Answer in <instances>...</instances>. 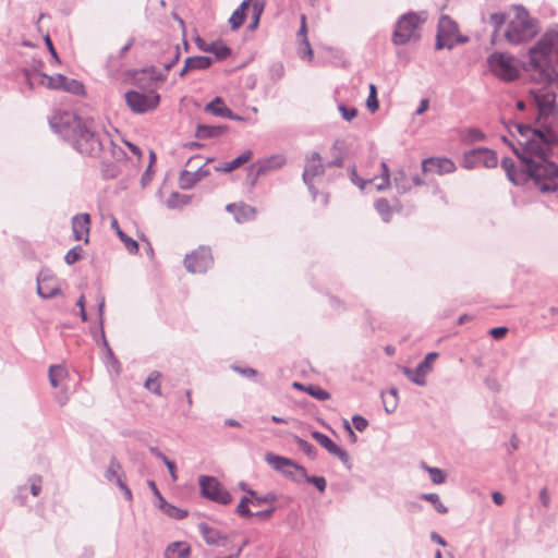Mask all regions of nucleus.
<instances>
[{
    "instance_id": "774afa93",
    "label": "nucleus",
    "mask_w": 558,
    "mask_h": 558,
    "mask_svg": "<svg viewBox=\"0 0 558 558\" xmlns=\"http://www.w3.org/2000/svg\"><path fill=\"white\" fill-rule=\"evenodd\" d=\"M428 106H429V100L427 98H423L421 101H420V105L415 111V113L417 116H421L423 114L427 109H428Z\"/></svg>"
},
{
    "instance_id": "49530a36",
    "label": "nucleus",
    "mask_w": 558,
    "mask_h": 558,
    "mask_svg": "<svg viewBox=\"0 0 558 558\" xmlns=\"http://www.w3.org/2000/svg\"><path fill=\"white\" fill-rule=\"evenodd\" d=\"M248 504H251V500L247 496H243L236 506V513L242 518H252L253 512L248 508Z\"/></svg>"
},
{
    "instance_id": "09e8293b",
    "label": "nucleus",
    "mask_w": 558,
    "mask_h": 558,
    "mask_svg": "<svg viewBox=\"0 0 558 558\" xmlns=\"http://www.w3.org/2000/svg\"><path fill=\"white\" fill-rule=\"evenodd\" d=\"M246 13L235 9L229 19L230 27L232 31L240 28L245 21Z\"/></svg>"
},
{
    "instance_id": "864d4df0",
    "label": "nucleus",
    "mask_w": 558,
    "mask_h": 558,
    "mask_svg": "<svg viewBox=\"0 0 558 558\" xmlns=\"http://www.w3.org/2000/svg\"><path fill=\"white\" fill-rule=\"evenodd\" d=\"M231 368L239 375L250 379H253L258 375V372L255 368L248 366L232 365Z\"/></svg>"
},
{
    "instance_id": "a19ab883",
    "label": "nucleus",
    "mask_w": 558,
    "mask_h": 558,
    "mask_svg": "<svg viewBox=\"0 0 558 558\" xmlns=\"http://www.w3.org/2000/svg\"><path fill=\"white\" fill-rule=\"evenodd\" d=\"M293 439H294V442L298 445L299 449L302 450L310 459H312V460L316 459L317 449L312 444L302 439L299 436H294Z\"/></svg>"
},
{
    "instance_id": "a18cd8bd",
    "label": "nucleus",
    "mask_w": 558,
    "mask_h": 558,
    "mask_svg": "<svg viewBox=\"0 0 558 558\" xmlns=\"http://www.w3.org/2000/svg\"><path fill=\"white\" fill-rule=\"evenodd\" d=\"M366 107L371 112H375L379 108L377 100V88L374 84H369V94L366 99Z\"/></svg>"
},
{
    "instance_id": "423d86ee",
    "label": "nucleus",
    "mask_w": 558,
    "mask_h": 558,
    "mask_svg": "<svg viewBox=\"0 0 558 558\" xmlns=\"http://www.w3.org/2000/svg\"><path fill=\"white\" fill-rule=\"evenodd\" d=\"M265 460L274 470L282 473L286 477L294 482L299 483L302 481V476H306L305 468L298 464L292 459L274 453H267L265 456Z\"/></svg>"
},
{
    "instance_id": "4468645a",
    "label": "nucleus",
    "mask_w": 558,
    "mask_h": 558,
    "mask_svg": "<svg viewBox=\"0 0 558 558\" xmlns=\"http://www.w3.org/2000/svg\"><path fill=\"white\" fill-rule=\"evenodd\" d=\"M380 168H381V175L379 178L378 183H376L377 178L367 179V180L360 178L359 174L356 173L355 169L351 170V173H350L351 181L356 186H359L360 190H362V191H364L367 185H374L377 191H383V190L387 189L390 184V171L385 161H383L380 163Z\"/></svg>"
},
{
    "instance_id": "9d476101",
    "label": "nucleus",
    "mask_w": 558,
    "mask_h": 558,
    "mask_svg": "<svg viewBox=\"0 0 558 558\" xmlns=\"http://www.w3.org/2000/svg\"><path fill=\"white\" fill-rule=\"evenodd\" d=\"M498 163V157L492 149L478 147L471 149L463 155L462 166L465 169H473L478 166L494 168Z\"/></svg>"
},
{
    "instance_id": "39448f33",
    "label": "nucleus",
    "mask_w": 558,
    "mask_h": 558,
    "mask_svg": "<svg viewBox=\"0 0 558 558\" xmlns=\"http://www.w3.org/2000/svg\"><path fill=\"white\" fill-rule=\"evenodd\" d=\"M489 71L502 82L515 81L520 75V70L513 56L506 52H494L487 58Z\"/></svg>"
},
{
    "instance_id": "c85d7f7f",
    "label": "nucleus",
    "mask_w": 558,
    "mask_h": 558,
    "mask_svg": "<svg viewBox=\"0 0 558 558\" xmlns=\"http://www.w3.org/2000/svg\"><path fill=\"white\" fill-rule=\"evenodd\" d=\"M265 10V1L255 0L251 8V23L248 25L250 31H255L260 22V16Z\"/></svg>"
},
{
    "instance_id": "4be33fe9",
    "label": "nucleus",
    "mask_w": 558,
    "mask_h": 558,
    "mask_svg": "<svg viewBox=\"0 0 558 558\" xmlns=\"http://www.w3.org/2000/svg\"><path fill=\"white\" fill-rule=\"evenodd\" d=\"M197 45L202 51L214 53L218 60H225L231 54V49L222 43L205 44L198 39Z\"/></svg>"
},
{
    "instance_id": "6e6552de",
    "label": "nucleus",
    "mask_w": 558,
    "mask_h": 558,
    "mask_svg": "<svg viewBox=\"0 0 558 558\" xmlns=\"http://www.w3.org/2000/svg\"><path fill=\"white\" fill-rule=\"evenodd\" d=\"M201 494L205 498L221 505L232 501L231 494L214 476L202 475L198 480Z\"/></svg>"
},
{
    "instance_id": "0e129e2a",
    "label": "nucleus",
    "mask_w": 558,
    "mask_h": 558,
    "mask_svg": "<svg viewBox=\"0 0 558 558\" xmlns=\"http://www.w3.org/2000/svg\"><path fill=\"white\" fill-rule=\"evenodd\" d=\"M507 332H508L507 327H502V326L495 327L489 330L490 336L494 337L495 339H501L502 337L506 336Z\"/></svg>"
},
{
    "instance_id": "393cba45",
    "label": "nucleus",
    "mask_w": 558,
    "mask_h": 558,
    "mask_svg": "<svg viewBox=\"0 0 558 558\" xmlns=\"http://www.w3.org/2000/svg\"><path fill=\"white\" fill-rule=\"evenodd\" d=\"M111 228L116 231L117 235L124 243L125 248L131 254H136L138 252V243L132 238L128 236L119 226L118 219L111 217Z\"/></svg>"
},
{
    "instance_id": "69168bd1",
    "label": "nucleus",
    "mask_w": 558,
    "mask_h": 558,
    "mask_svg": "<svg viewBox=\"0 0 558 558\" xmlns=\"http://www.w3.org/2000/svg\"><path fill=\"white\" fill-rule=\"evenodd\" d=\"M118 486H119V488L121 489V492L123 493L124 497H125L128 500H132V492H131V489L126 486V484L122 481V478H118Z\"/></svg>"
},
{
    "instance_id": "de8ad7c7",
    "label": "nucleus",
    "mask_w": 558,
    "mask_h": 558,
    "mask_svg": "<svg viewBox=\"0 0 558 558\" xmlns=\"http://www.w3.org/2000/svg\"><path fill=\"white\" fill-rule=\"evenodd\" d=\"M302 480L314 485L320 493L325 492L326 489L327 482L323 476L308 475L306 473V476H302Z\"/></svg>"
},
{
    "instance_id": "e2e57ef3",
    "label": "nucleus",
    "mask_w": 558,
    "mask_h": 558,
    "mask_svg": "<svg viewBox=\"0 0 558 558\" xmlns=\"http://www.w3.org/2000/svg\"><path fill=\"white\" fill-rule=\"evenodd\" d=\"M31 493L33 496H38L41 490V478L40 477H34L31 480Z\"/></svg>"
},
{
    "instance_id": "4c0bfd02",
    "label": "nucleus",
    "mask_w": 558,
    "mask_h": 558,
    "mask_svg": "<svg viewBox=\"0 0 558 558\" xmlns=\"http://www.w3.org/2000/svg\"><path fill=\"white\" fill-rule=\"evenodd\" d=\"M120 471H121L120 462L116 458H111L108 469L105 472V477L108 481L114 482L118 485V478H121Z\"/></svg>"
},
{
    "instance_id": "58836bf2",
    "label": "nucleus",
    "mask_w": 558,
    "mask_h": 558,
    "mask_svg": "<svg viewBox=\"0 0 558 558\" xmlns=\"http://www.w3.org/2000/svg\"><path fill=\"white\" fill-rule=\"evenodd\" d=\"M420 498L423 500L429 501L434 506L435 510L438 513L445 514L448 512V508L441 502V500L437 494H435V493L421 494Z\"/></svg>"
},
{
    "instance_id": "a878e982",
    "label": "nucleus",
    "mask_w": 558,
    "mask_h": 558,
    "mask_svg": "<svg viewBox=\"0 0 558 558\" xmlns=\"http://www.w3.org/2000/svg\"><path fill=\"white\" fill-rule=\"evenodd\" d=\"M205 111L221 118L230 116V109L225 105L220 97H216L214 100L208 102L205 106Z\"/></svg>"
},
{
    "instance_id": "052dcab7",
    "label": "nucleus",
    "mask_w": 558,
    "mask_h": 558,
    "mask_svg": "<svg viewBox=\"0 0 558 558\" xmlns=\"http://www.w3.org/2000/svg\"><path fill=\"white\" fill-rule=\"evenodd\" d=\"M468 137L472 142H477L485 140V134L480 129L472 128L468 130Z\"/></svg>"
},
{
    "instance_id": "f704fd0d",
    "label": "nucleus",
    "mask_w": 558,
    "mask_h": 558,
    "mask_svg": "<svg viewBox=\"0 0 558 558\" xmlns=\"http://www.w3.org/2000/svg\"><path fill=\"white\" fill-rule=\"evenodd\" d=\"M161 377V374L158 371H153L147 379L145 380L144 387L151 391L153 393L160 396L161 389L159 384V378Z\"/></svg>"
},
{
    "instance_id": "412c9836",
    "label": "nucleus",
    "mask_w": 558,
    "mask_h": 558,
    "mask_svg": "<svg viewBox=\"0 0 558 558\" xmlns=\"http://www.w3.org/2000/svg\"><path fill=\"white\" fill-rule=\"evenodd\" d=\"M161 56L159 57V63L166 71H169L180 59V46L178 44L166 43L161 46Z\"/></svg>"
},
{
    "instance_id": "6ab92c4d",
    "label": "nucleus",
    "mask_w": 558,
    "mask_h": 558,
    "mask_svg": "<svg viewBox=\"0 0 558 558\" xmlns=\"http://www.w3.org/2000/svg\"><path fill=\"white\" fill-rule=\"evenodd\" d=\"M198 530L208 545L215 546H229V538L226 534H222L219 530L209 526L207 523H199Z\"/></svg>"
},
{
    "instance_id": "ddd939ff",
    "label": "nucleus",
    "mask_w": 558,
    "mask_h": 558,
    "mask_svg": "<svg viewBox=\"0 0 558 558\" xmlns=\"http://www.w3.org/2000/svg\"><path fill=\"white\" fill-rule=\"evenodd\" d=\"M438 357L437 352H429L425 355V357L417 364V366L412 369L410 367H403L402 373L408 377L409 380L414 383L417 386L426 385V376L433 369V363Z\"/></svg>"
},
{
    "instance_id": "2f4dec72",
    "label": "nucleus",
    "mask_w": 558,
    "mask_h": 558,
    "mask_svg": "<svg viewBox=\"0 0 558 558\" xmlns=\"http://www.w3.org/2000/svg\"><path fill=\"white\" fill-rule=\"evenodd\" d=\"M381 397L385 411L387 413L395 412L398 405V390L396 388H391L387 395L383 393Z\"/></svg>"
},
{
    "instance_id": "2eb2a0df",
    "label": "nucleus",
    "mask_w": 558,
    "mask_h": 558,
    "mask_svg": "<svg viewBox=\"0 0 558 558\" xmlns=\"http://www.w3.org/2000/svg\"><path fill=\"white\" fill-rule=\"evenodd\" d=\"M456 169L454 162L447 157H429L422 161L423 174L436 173L445 175L454 172Z\"/></svg>"
},
{
    "instance_id": "7c9ffc66",
    "label": "nucleus",
    "mask_w": 558,
    "mask_h": 558,
    "mask_svg": "<svg viewBox=\"0 0 558 558\" xmlns=\"http://www.w3.org/2000/svg\"><path fill=\"white\" fill-rule=\"evenodd\" d=\"M300 20H301V25H300V29L298 32L299 41L301 43V45H304V47L306 48V54L308 57H313V50L311 48V45H310V41L307 38L306 15L301 14Z\"/></svg>"
},
{
    "instance_id": "bf43d9fd",
    "label": "nucleus",
    "mask_w": 558,
    "mask_h": 558,
    "mask_svg": "<svg viewBox=\"0 0 558 558\" xmlns=\"http://www.w3.org/2000/svg\"><path fill=\"white\" fill-rule=\"evenodd\" d=\"M352 422H353V425H354V428L359 432H363L367 428L368 426V422L365 417H363L362 415H359V414H355L353 417H352Z\"/></svg>"
},
{
    "instance_id": "b1692460",
    "label": "nucleus",
    "mask_w": 558,
    "mask_h": 558,
    "mask_svg": "<svg viewBox=\"0 0 558 558\" xmlns=\"http://www.w3.org/2000/svg\"><path fill=\"white\" fill-rule=\"evenodd\" d=\"M191 554V547L186 542H174L167 546L165 558H187Z\"/></svg>"
},
{
    "instance_id": "72a5a7b5",
    "label": "nucleus",
    "mask_w": 558,
    "mask_h": 558,
    "mask_svg": "<svg viewBox=\"0 0 558 558\" xmlns=\"http://www.w3.org/2000/svg\"><path fill=\"white\" fill-rule=\"evenodd\" d=\"M66 376V371L61 365H51L49 367L48 377L52 387L57 388L60 380Z\"/></svg>"
},
{
    "instance_id": "7ed1b4c3",
    "label": "nucleus",
    "mask_w": 558,
    "mask_h": 558,
    "mask_svg": "<svg viewBox=\"0 0 558 558\" xmlns=\"http://www.w3.org/2000/svg\"><path fill=\"white\" fill-rule=\"evenodd\" d=\"M538 32L536 22L532 20L524 8H517L515 16L505 31V38L512 45H519L532 39Z\"/></svg>"
},
{
    "instance_id": "f257e3e1",
    "label": "nucleus",
    "mask_w": 558,
    "mask_h": 558,
    "mask_svg": "<svg viewBox=\"0 0 558 558\" xmlns=\"http://www.w3.org/2000/svg\"><path fill=\"white\" fill-rule=\"evenodd\" d=\"M553 56L558 63V25L547 29L529 49V61L524 69L539 86L530 89L527 101L537 114L533 123H513L519 137L517 145L511 144L526 173V183L531 181L542 194L558 193V165L548 159L558 146L555 130L558 120V73L553 65Z\"/></svg>"
},
{
    "instance_id": "f8f14e48",
    "label": "nucleus",
    "mask_w": 558,
    "mask_h": 558,
    "mask_svg": "<svg viewBox=\"0 0 558 558\" xmlns=\"http://www.w3.org/2000/svg\"><path fill=\"white\" fill-rule=\"evenodd\" d=\"M325 172V166L322 161V156L317 151H312L310 155L306 156L305 159V167L302 174L303 181L308 187V191L313 195V198L315 199L318 192L313 185L314 178L318 175H323Z\"/></svg>"
},
{
    "instance_id": "1a4fd4ad",
    "label": "nucleus",
    "mask_w": 558,
    "mask_h": 558,
    "mask_svg": "<svg viewBox=\"0 0 558 558\" xmlns=\"http://www.w3.org/2000/svg\"><path fill=\"white\" fill-rule=\"evenodd\" d=\"M458 33V24L450 16L441 15L437 25L435 48L437 50L453 49L456 46L454 37Z\"/></svg>"
},
{
    "instance_id": "8fccbe9b",
    "label": "nucleus",
    "mask_w": 558,
    "mask_h": 558,
    "mask_svg": "<svg viewBox=\"0 0 558 558\" xmlns=\"http://www.w3.org/2000/svg\"><path fill=\"white\" fill-rule=\"evenodd\" d=\"M83 248L81 245L72 247L64 256V260L68 265H73L81 259Z\"/></svg>"
},
{
    "instance_id": "f3484780",
    "label": "nucleus",
    "mask_w": 558,
    "mask_h": 558,
    "mask_svg": "<svg viewBox=\"0 0 558 558\" xmlns=\"http://www.w3.org/2000/svg\"><path fill=\"white\" fill-rule=\"evenodd\" d=\"M311 435L323 448H325L330 454L336 456L348 469L351 468L348 452L340 448L327 435L318 430L312 432Z\"/></svg>"
},
{
    "instance_id": "cd10ccee",
    "label": "nucleus",
    "mask_w": 558,
    "mask_h": 558,
    "mask_svg": "<svg viewBox=\"0 0 558 558\" xmlns=\"http://www.w3.org/2000/svg\"><path fill=\"white\" fill-rule=\"evenodd\" d=\"M393 183L399 193H407L412 189L410 178L403 169L395 171Z\"/></svg>"
},
{
    "instance_id": "c03bdc74",
    "label": "nucleus",
    "mask_w": 558,
    "mask_h": 558,
    "mask_svg": "<svg viewBox=\"0 0 558 558\" xmlns=\"http://www.w3.org/2000/svg\"><path fill=\"white\" fill-rule=\"evenodd\" d=\"M423 468L429 473L430 481L434 484L438 485V484L445 483L446 474L444 473L442 470H440L438 468H432V466H428L426 464H423Z\"/></svg>"
},
{
    "instance_id": "ea45409f",
    "label": "nucleus",
    "mask_w": 558,
    "mask_h": 558,
    "mask_svg": "<svg viewBox=\"0 0 558 558\" xmlns=\"http://www.w3.org/2000/svg\"><path fill=\"white\" fill-rule=\"evenodd\" d=\"M61 90L71 93L73 95H82L84 94V85L77 80L69 78L65 76V81L63 82Z\"/></svg>"
},
{
    "instance_id": "c9c22d12",
    "label": "nucleus",
    "mask_w": 558,
    "mask_h": 558,
    "mask_svg": "<svg viewBox=\"0 0 558 558\" xmlns=\"http://www.w3.org/2000/svg\"><path fill=\"white\" fill-rule=\"evenodd\" d=\"M198 181L197 173L187 170L181 171L179 177V183L183 190L192 189Z\"/></svg>"
},
{
    "instance_id": "5701e85b",
    "label": "nucleus",
    "mask_w": 558,
    "mask_h": 558,
    "mask_svg": "<svg viewBox=\"0 0 558 558\" xmlns=\"http://www.w3.org/2000/svg\"><path fill=\"white\" fill-rule=\"evenodd\" d=\"M228 130L227 125H206L198 124L195 136L201 140L214 138L221 136Z\"/></svg>"
},
{
    "instance_id": "bb28decb",
    "label": "nucleus",
    "mask_w": 558,
    "mask_h": 558,
    "mask_svg": "<svg viewBox=\"0 0 558 558\" xmlns=\"http://www.w3.org/2000/svg\"><path fill=\"white\" fill-rule=\"evenodd\" d=\"M251 158H252V151L245 150L244 153H242L240 156H238L233 160L225 162L223 165L218 167L217 170L222 171V172H231V171L235 170L236 168H239L240 166L247 162Z\"/></svg>"
},
{
    "instance_id": "9b49d317",
    "label": "nucleus",
    "mask_w": 558,
    "mask_h": 558,
    "mask_svg": "<svg viewBox=\"0 0 558 558\" xmlns=\"http://www.w3.org/2000/svg\"><path fill=\"white\" fill-rule=\"evenodd\" d=\"M213 263L211 251L207 246H199L184 258V266L186 270L192 274H203L207 271Z\"/></svg>"
},
{
    "instance_id": "a211bd4d",
    "label": "nucleus",
    "mask_w": 558,
    "mask_h": 558,
    "mask_svg": "<svg viewBox=\"0 0 558 558\" xmlns=\"http://www.w3.org/2000/svg\"><path fill=\"white\" fill-rule=\"evenodd\" d=\"M89 227H90V218L87 213H82L75 215L72 218V230L73 235L76 241H84L88 243L89 240Z\"/></svg>"
},
{
    "instance_id": "e433bc0d",
    "label": "nucleus",
    "mask_w": 558,
    "mask_h": 558,
    "mask_svg": "<svg viewBox=\"0 0 558 558\" xmlns=\"http://www.w3.org/2000/svg\"><path fill=\"white\" fill-rule=\"evenodd\" d=\"M251 504L255 507H259L264 504H274L277 500V496L274 493H268L264 496H259L257 492L250 490Z\"/></svg>"
},
{
    "instance_id": "79ce46f5",
    "label": "nucleus",
    "mask_w": 558,
    "mask_h": 558,
    "mask_svg": "<svg viewBox=\"0 0 558 558\" xmlns=\"http://www.w3.org/2000/svg\"><path fill=\"white\" fill-rule=\"evenodd\" d=\"M305 392L319 401H325L330 398V393L317 385H307Z\"/></svg>"
},
{
    "instance_id": "3c124183",
    "label": "nucleus",
    "mask_w": 558,
    "mask_h": 558,
    "mask_svg": "<svg viewBox=\"0 0 558 558\" xmlns=\"http://www.w3.org/2000/svg\"><path fill=\"white\" fill-rule=\"evenodd\" d=\"M163 512L169 515L170 518H173V519H177V520H181V519H184L186 515H187V511L186 510H183V509H180L171 504H169L168 506H166V508L163 509Z\"/></svg>"
},
{
    "instance_id": "5fc2aeb1",
    "label": "nucleus",
    "mask_w": 558,
    "mask_h": 558,
    "mask_svg": "<svg viewBox=\"0 0 558 558\" xmlns=\"http://www.w3.org/2000/svg\"><path fill=\"white\" fill-rule=\"evenodd\" d=\"M432 195L433 197L435 198L434 201V205L435 206H447L448 205V202L446 199V196L444 194V192L437 186V185H432Z\"/></svg>"
},
{
    "instance_id": "6e6d98bb",
    "label": "nucleus",
    "mask_w": 558,
    "mask_h": 558,
    "mask_svg": "<svg viewBox=\"0 0 558 558\" xmlns=\"http://www.w3.org/2000/svg\"><path fill=\"white\" fill-rule=\"evenodd\" d=\"M338 109L342 118L348 122L352 121L357 116V109L354 107H347L343 104H340Z\"/></svg>"
},
{
    "instance_id": "aec40b11",
    "label": "nucleus",
    "mask_w": 558,
    "mask_h": 558,
    "mask_svg": "<svg viewBox=\"0 0 558 558\" xmlns=\"http://www.w3.org/2000/svg\"><path fill=\"white\" fill-rule=\"evenodd\" d=\"M521 162V160H519ZM501 167L505 169L508 179L514 184V185H523L526 183V173H524V169L519 163V168H517L514 161L511 158H504L501 160Z\"/></svg>"
},
{
    "instance_id": "4d7b16f0",
    "label": "nucleus",
    "mask_w": 558,
    "mask_h": 558,
    "mask_svg": "<svg viewBox=\"0 0 558 558\" xmlns=\"http://www.w3.org/2000/svg\"><path fill=\"white\" fill-rule=\"evenodd\" d=\"M490 24L495 27V31H499V28L504 25L506 21V15L504 13H493L489 17Z\"/></svg>"
},
{
    "instance_id": "37998d69",
    "label": "nucleus",
    "mask_w": 558,
    "mask_h": 558,
    "mask_svg": "<svg viewBox=\"0 0 558 558\" xmlns=\"http://www.w3.org/2000/svg\"><path fill=\"white\" fill-rule=\"evenodd\" d=\"M284 163V158L280 156L272 157L266 160L263 165L259 166L257 173H264L268 170L280 168Z\"/></svg>"
},
{
    "instance_id": "13d9d810",
    "label": "nucleus",
    "mask_w": 558,
    "mask_h": 558,
    "mask_svg": "<svg viewBox=\"0 0 558 558\" xmlns=\"http://www.w3.org/2000/svg\"><path fill=\"white\" fill-rule=\"evenodd\" d=\"M107 151H109L110 156L116 160L122 159L125 155L124 151L113 142L112 145H107L106 151L104 154H107Z\"/></svg>"
},
{
    "instance_id": "603ef678",
    "label": "nucleus",
    "mask_w": 558,
    "mask_h": 558,
    "mask_svg": "<svg viewBox=\"0 0 558 558\" xmlns=\"http://www.w3.org/2000/svg\"><path fill=\"white\" fill-rule=\"evenodd\" d=\"M236 223H245L255 219L256 211H231Z\"/></svg>"
},
{
    "instance_id": "f03ea898",
    "label": "nucleus",
    "mask_w": 558,
    "mask_h": 558,
    "mask_svg": "<svg viewBox=\"0 0 558 558\" xmlns=\"http://www.w3.org/2000/svg\"><path fill=\"white\" fill-rule=\"evenodd\" d=\"M51 129L81 155L99 158L112 138L105 131H96L93 123L73 112L57 111L49 119Z\"/></svg>"
},
{
    "instance_id": "680f3d73",
    "label": "nucleus",
    "mask_w": 558,
    "mask_h": 558,
    "mask_svg": "<svg viewBox=\"0 0 558 558\" xmlns=\"http://www.w3.org/2000/svg\"><path fill=\"white\" fill-rule=\"evenodd\" d=\"M275 510H276L275 507H270L269 509H266V510L253 512V517H257L258 519L266 521L271 518Z\"/></svg>"
},
{
    "instance_id": "c756f323",
    "label": "nucleus",
    "mask_w": 558,
    "mask_h": 558,
    "mask_svg": "<svg viewBox=\"0 0 558 558\" xmlns=\"http://www.w3.org/2000/svg\"><path fill=\"white\" fill-rule=\"evenodd\" d=\"M186 65L194 70H206L213 64V59L205 56H194L185 59Z\"/></svg>"
},
{
    "instance_id": "dca6fc26",
    "label": "nucleus",
    "mask_w": 558,
    "mask_h": 558,
    "mask_svg": "<svg viewBox=\"0 0 558 558\" xmlns=\"http://www.w3.org/2000/svg\"><path fill=\"white\" fill-rule=\"evenodd\" d=\"M54 276L47 269H43L37 276V294L41 299H51L61 293L56 284Z\"/></svg>"
},
{
    "instance_id": "473e14b6",
    "label": "nucleus",
    "mask_w": 558,
    "mask_h": 558,
    "mask_svg": "<svg viewBox=\"0 0 558 558\" xmlns=\"http://www.w3.org/2000/svg\"><path fill=\"white\" fill-rule=\"evenodd\" d=\"M64 81H65V76L62 74H56L52 76L47 75V74H41L40 83L43 85H46L48 88L61 90Z\"/></svg>"
},
{
    "instance_id": "20e7f679",
    "label": "nucleus",
    "mask_w": 558,
    "mask_h": 558,
    "mask_svg": "<svg viewBox=\"0 0 558 558\" xmlns=\"http://www.w3.org/2000/svg\"><path fill=\"white\" fill-rule=\"evenodd\" d=\"M425 22L423 13L408 12L402 14L396 22L391 40L396 46H403L411 41H418L421 35L420 27Z\"/></svg>"
},
{
    "instance_id": "338daca9",
    "label": "nucleus",
    "mask_w": 558,
    "mask_h": 558,
    "mask_svg": "<svg viewBox=\"0 0 558 558\" xmlns=\"http://www.w3.org/2000/svg\"><path fill=\"white\" fill-rule=\"evenodd\" d=\"M165 465L167 466L172 481L175 482L178 480L175 463L168 459L166 460Z\"/></svg>"
},
{
    "instance_id": "0eeeda50",
    "label": "nucleus",
    "mask_w": 558,
    "mask_h": 558,
    "mask_svg": "<svg viewBox=\"0 0 558 558\" xmlns=\"http://www.w3.org/2000/svg\"><path fill=\"white\" fill-rule=\"evenodd\" d=\"M125 102L132 112L142 114L154 110L158 107L160 96L156 92L140 93L136 90H129L124 95Z\"/></svg>"
}]
</instances>
